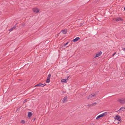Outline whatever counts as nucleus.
I'll return each instance as SVG.
<instances>
[{
  "label": "nucleus",
  "instance_id": "obj_2",
  "mask_svg": "<svg viewBox=\"0 0 125 125\" xmlns=\"http://www.w3.org/2000/svg\"><path fill=\"white\" fill-rule=\"evenodd\" d=\"M115 119L116 120H117L118 121L121 122L122 121V120L121 119V118L120 116L117 115L115 117Z\"/></svg>",
  "mask_w": 125,
  "mask_h": 125
},
{
  "label": "nucleus",
  "instance_id": "obj_24",
  "mask_svg": "<svg viewBox=\"0 0 125 125\" xmlns=\"http://www.w3.org/2000/svg\"><path fill=\"white\" fill-rule=\"evenodd\" d=\"M69 76H67V79L66 80H67L69 78Z\"/></svg>",
  "mask_w": 125,
  "mask_h": 125
},
{
  "label": "nucleus",
  "instance_id": "obj_4",
  "mask_svg": "<svg viewBox=\"0 0 125 125\" xmlns=\"http://www.w3.org/2000/svg\"><path fill=\"white\" fill-rule=\"evenodd\" d=\"M113 20L115 21H122L123 19L121 18L118 17L117 18H115L113 19Z\"/></svg>",
  "mask_w": 125,
  "mask_h": 125
},
{
  "label": "nucleus",
  "instance_id": "obj_9",
  "mask_svg": "<svg viewBox=\"0 0 125 125\" xmlns=\"http://www.w3.org/2000/svg\"><path fill=\"white\" fill-rule=\"evenodd\" d=\"M67 96H65L63 98V100H62V102L63 103H65L66 102V101L67 100Z\"/></svg>",
  "mask_w": 125,
  "mask_h": 125
},
{
  "label": "nucleus",
  "instance_id": "obj_20",
  "mask_svg": "<svg viewBox=\"0 0 125 125\" xmlns=\"http://www.w3.org/2000/svg\"><path fill=\"white\" fill-rule=\"evenodd\" d=\"M14 29H13V28H11L10 30L9 31H12Z\"/></svg>",
  "mask_w": 125,
  "mask_h": 125
},
{
  "label": "nucleus",
  "instance_id": "obj_14",
  "mask_svg": "<svg viewBox=\"0 0 125 125\" xmlns=\"http://www.w3.org/2000/svg\"><path fill=\"white\" fill-rule=\"evenodd\" d=\"M61 31L64 34H65L67 33V31L64 30H62Z\"/></svg>",
  "mask_w": 125,
  "mask_h": 125
},
{
  "label": "nucleus",
  "instance_id": "obj_8",
  "mask_svg": "<svg viewBox=\"0 0 125 125\" xmlns=\"http://www.w3.org/2000/svg\"><path fill=\"white\" fill-rule=\"evenodd\" d=\"M102 54V52L101 51H100L97 53L94 57V58H96L98 57L99 56H100Z\"/></svg>",
  "mask_w": 125,
  "mask_h": 125
},
{
  "label": "nucleus",
  "instance_id": "obj_11",
  "mask_svg": "<svg viewBox=\"0 0 125 125\" xmlns=\"http://www.w3.org/2000/svg\"><path fill=\"white\" fill-rule=\"evenodd\" d=\"M32 113L31 112H29L28 113V116L29 117H31L32 115Z\"/></svg>",
  "mask_w": 125,
  "mask_h": 125
},
{
  "label": "nucleus",
  "instance_id": "obj_25",
  "mask_svg": "<svg viewBox=\"0 0 125 125\" xmlns=\"http://www.w3.org/2000/svg\"><path fill=\"white\" fill-rule=\"evenodd\" d=\"M26 100H25L24 101V102H26Z\"/></svg>",
  "mask_w": 125,
  "mask_h": 125
},
{
  "label": "nucleus",
  "instance_id": "obj_12",
  "mask_svg": "<svg viewBox=\"0 0 125 125\" xmlns=\"http://www.w3.org/2000/svg\"><path fill=\"white\" fill-rule=\"evenodd\" d=\"M125 109V108L124 107H122L119 110H118L117 111V112H118V111H124V110Z\"/></svg>",
  "mask_w": 125,
  "mask_h": 125
},
{
  "label": "nucleus",
  "instance_id": "obj_26",
  "mask_svg": "<svg viewBox=\"0 0 125 125\" xmlns=\"http://www.w3.org/2000/svg\"><path fill=\"white\" fill-rule=\"evenodd\" d=\"M35 118H34V119L33 120V121H34L35 120Z\"/></svg>",
  "mask_w": 125,
  "mask_h": 125
},
{
  "label": "nucleus",
  "instance_id": "obj_10",
  "mask_svg": "<svg viewBox=\"0 0 125 125\" xmlns=\"http://www.w3.org/2000/svg\"><path fill=\"white\" fill-rule=\"evenodd\" d=\"M80 39V38L79 37H77L75 38V39H73L72 40V41L73 42H75L79 40Z\"/></svg>",
  "mask_w": 125,
  "mask_h": 125
},
{
  "label": "nucleus",
  "instance_id": "obj_29",
  "mask_svg": "<svg viewBox=\"0 0 125 125\" xmlns=\"http://www.w3.org/2000/svg\"><path fill=\"white\" fill-rule=\"evenodd\" d=\"M91 125H94L93 124H92Z\"/></svg>",
  "mask_w": 125,
  "mask_h": 125
},
{
  "label": "nucleus",
  "instance_id": "obj_17",
  "mask_svg": "<svg viewBox=\"0 0 125 125\" xmlns=\"http://www.w3.org/2000/svg\"><path fill=\"white\" fill-rule=\"evenodd\" d=\"M96 104V103H93L92 105V106H94Z\"/></svg>",
  "mask_w": 125,
  "mask_h": 125
},
{
  "label": "nucleus",
  "instance_id": "obj_16",
  "mask_svg": "<svg viewBox=\"0 0 125 125\" xmlns=\"http://www.w3.org/2000/svg\"><path fill=\"white\" fill-rule=\"evenodd\" d=\"M50 79H47L46 81V82L47 83H48L50 82Z\"/></svg>",
  "mask_w": 125,
  "mask_h": 125
},
{
  "label": "nucleus",
  "instance_id": "obj_23",
  "mask_svg": "<svg viewBox=\"0 0 125 125\" xmlns=\"http://www.w3.org/2000/svg\"><path fill=\"white\" fill-rule=\"evenodd\" d=\"M122 50L124 51H125V48H124Z\"/></svg>",
  "mask_w": 125,
  "mask_h": 125
},
{
  "label": "nucleus",
  "instance_id": "obj_13",
  "mask_svg": "<svg viewBox=\"0 0 125 125\" xmlns=\"http://www.w3.org/2000/svg\"><path fill=\"white\" fill-rule=\"evenodd\" d=\"M66 80H67L66 79H62L61 80V82L64 83H66L67 82Z\"/></svg>",
  "mask_w": 125,
  "mask_h": 125
},
{
  "label": "nucleus",
  "instance_id": "obj_3",
  "mask_svg": "<svg viewBox=\"0 0 125 125\" xmlns=\"http://www.w3.org/2000/svg\"><path fill=\"white\" fill-rule=\"evenodd\" d=\"M118 101H119L121 104L125 103V98H121L118 99Z\"/></svg>",
  "mask_w": 125,
  "mask_h": 125
},
{
  "label": "nucleus",
  "instance_id": "obj_15",
  "mask_svg": "<svg viewBox=\"0 0 125 125\" xmlns=\"http://www.w3.org/2000/svg\"><path fill=\"white\" fill-rule=\"evenodd\" d=\"M51 74H49L47 76V79H50L51 78Z\"/></svg>",
  "mask_w": 125,
  "mask_h": 125
},
{
  "label": "nucleus",
  "instance_id": "obj_1",
  "mask_svg": "<svg viewBox=\"0 0 125 125\" xmlns=\"http://www.w3.org/2000/svg\"><path fill=\"white\" fill-rule=\"evenodd\" d=\"M107 114V113L106 112H105L104 113L101 114L98 116L96 118V119H98L101 117H103L104 116H106Z\"/></svg>",
  "mask_w": 125,
  "mask_h": 125
},
{
  "label": "nucleus",
  "instance_id": "obj_21",
  "mask_svg": "<svg viewBox=\"0 0 125 125\" xmlns=\"http://www.w3.org/2000/svg\"><path fill=\"white\" fill-rule=\"evenodd\" d=\"M68 42H67L65 44H64V46H65L66 45L68 44Z\"/></svg>",
  "mask_w": 125,
  "mask_h": 125
},
{
  "label": "nucleus",
  "instance_id": "obj_22",
  "mask_svg": "<svg viewBox=\"0 0 125 125\" xmlns=\"http://www.w3.org/2000/svg\"><path fill=\"white\" fill-rule=\"evenodd\" d=\"M116 54V52H115L112 55V56H113L115 54Z\"/></svg>",
  "mask_w": 125,
  "mask_h": 125
},
{
  "label": "nucleus",
  "instance_id": "obj_19",
  "mask_svg": "<svg viewBox=\"0 0 125 125\" xmlns=\"http://www.w3.org/2000/svg\"><path fill=\"white\" fill-rule=\"evenodd\" d=\"M21 123L23 124H24L25 123V121L24 120H22L21 122Z\"/></svg>",
  "mask_w": 125,
  "mask_h": 125
},
{
  "label": "nucleus",
  "instance_id": "obj_6",
  "mask_svg": "<svg viewBox=\"0 0 125 125\" xmlns=\"http://www.w3.org/2000/svg\"><path fill=\"white\" fill-rule=\"evenodd\" d=\"M96 96L95 94L94 93H92L91 94L89 95L87 97V99H89L91 98L92 97H94Z\"/></svg>",
  "mask_w": 125,
  "mask_h": 125
},
{
  "label": "nucleus",
  "instance_id": "obj_27",
  "mask_svg": "<svg viewBox=\"0 0 125 125\" xmlns=\"http://www.w3.org/2000/svg\"><path fill=\"white\" fill-rule=\"evenodd\" d=\"M124 10H125V7L124 8Z\"/></svg>",
  "mask_w": 125,
  "mask_h": 125
},
{
  "label": "nucleus",
  "instance_id": "obj_28",
  "mask_svg": "<svg viewBox=\"0 0 125 125\" xmlns=\"http://www.w3.org/2000/svg\"><path fill=\"white\" fill-rule=\"evenodd\" d=\"M119 122H118V124H119Z\"/></svg>",
  "mask_w": 125,
  "mask_h": 125
},
{
  "label": "nucleus",
  "instance_id": "obj_5",
  "mask_svg": "<svg viewBox=\"0 0 125 125\" xmlns=\"http://www.w3.org/2000/svg\"><path fill=\"white\" fill-rule=\"evenodd\" d=\"M46 85V84L45 83L44 84L42 83H39L35 85L34 87H35L37 86H41L42 87H43L44 86H45Z\"/></svg>",
  "mask_w": 125,
  "mask_h": 125
},
{
  "label": "nucleus",
  "instance_id": "obj_7",
  "mask_svg": "<svg viewBox=\"0 0 125 125\" xmlns=\"http://www.w3.org/2000/svg\"><path fill=\"white\" fill-rule=\"evenodd\" d=\"M33 11L37 13L39 11V9L36 8H34L33 9Z\"/></svg>",
  "mask_w": 125,
  "mask_h": 125
},
{
  "label": "nucleus",
  "instance_id": "obj_18",
  "mask_svg": "<svg viewBox=\"0 0 125 125\" xmlns=\"http://www.w3.org/2000/svg\"><path fill=\"white\" fill-rule=\"evenodd\" d=\"M17 24V23H16V24L15 25V26L13 27H12L13 29H15L16 28Z\"/></svg>",
  "mask_w": 125,
  "mask_h": 125
}]
</instances>
